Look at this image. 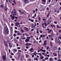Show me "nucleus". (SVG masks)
I'll use <instances>...</instances> for the list:
<instances>
[{
	"instance_id": "obj_1",
	"label": "nucleus",
	"mask_w": 61,
	"mask_h": 61,
	"mask_svg": "<svg viewBox=\"0 0 61 61\" xmlns=\"http://www.w3.org/2000/svg\"><path fill=\"white\" fill-rule=\"evenodd\" d=\"M4 31L5 33L7 34H8V28L7 27H5L4 28Z\"/></svg>"
},
{
	"instance_id": "obj_2",
	"label": "nucleus",
	"mask_w": 61,
	"mask_h": 61,
	"mask_svg": "<svg viewBox=\"0 0 61 61\" xmlns=\"http://www.w3.org/2000/svg\"><path fill=\"white\" fill-rule=\"evenodd\" d=\"M29 51L30 52L32 53V52H33L34 51V50L33 48H31L29 50Z\"/></svg>"
},
{
	"instance_id": "obj_3",
	"label": "nucleus",
	"mask_w": 61,
	"mask_h": 61,
	"mask_svg": "<svg viewBox=\"0 0 61 61\" xmlns=\"http://www.w3.org/2000/svg\"><path fill=\"white\" fill-rule=\"evenodd\" d=\"M12 51H14V53L15 54V52H14V51L15 52H17V49H13L12 50Z\"/></svg>"
},
{
	"instance_id": "obj_4",
	"label": "nucleus",
	"mask_w": 61,
	"mask_h": 61,
	"mask_svg": "<svg viewBox=\"0 0 61 61\" xmlns=\"http://www.w3.org/2000/svg\"><path fill=\"white\" fill-rule=\"evenodd\" d=\"M32 45V44L29 43H27L26 44V45L27 46H29V45L30 46Z\"/></svg>"
},
{
	"instance_id": "obj_5",
	"label": "nucleus",
	"mask_w": 61,
	"mask_h": 61,
	"mask_svg": "<svg viewBox=\"0 0 61 61\" xmlns=\"http://www.w3.org/2000/svg\"><path fill=\"white\" fill-rule=\"evenodd\" d=\"M4 44L6 46V47H7V42L5 41H4Z\"/></svg>"
},
{
	"instance_id": "obj_6",
	"label": "nucleus",
	"mask_w": 61,
	"mask_h": 61,
	"mask_svg": "<svg viewBox=\"0 0 61 61\" xmlns=\"http://www.w3.org/2000/svg\"><path fill=\"white\" fill-rule=\"evenodd\" d=\"M2 58L4 60H6V57H5V56H3Z\"/></svg>"
},
{
	"instance_id": "obj_7",
	"label": "nucleus",
	"mask_w": 61,
	"mask_h": 61,
	"mask_svg": "<svg viewBox=\"0 0 61 61\" xmlns=\"http://www.w3.org/2000/svg\"><path fill=\"white\" fill-rule=\"evenodd\" d=\"M28 20H29V21H30L31 22H34V20H32V19H28Z\"/></svg>"
},
{
	"instance_id": "obj_8",
	"label": "nucleus",
	"mask_w": 61,
	"mask_h": 61,
	"mask_svg": "<svg viewBox=\"0 0 61 61\" xmlns=\"http://www.w3.org/2000/svg\"><path fill=\"white\" fill-rule=\"evenodd\" d=\"M57 38H58V37H57L55 39V42H56V43L58 42V39Z\"/></svg>"
},
{
	"instance_id": "obj_9",
	"label": "nucleus",
	"mask_w": 61,
	"mask_h": 61,
	"mask_svg": "<svg viewBox=\"0 0 61 61\" xmlns=\"http://www.w3.org/2000/svg\"><path fill=\"white\" fill-rule=\"evenodd\" d=\"M24 1L25 3H28V0H24Z\"/></svg>"
},
{
	"instance_id": "obj_10",
	"label": "nucleus",
	"mask_w": 61,
	"mask_h": 61,
	"mask_svg": "<svg viewBox=\"0 0 61 61\" xmlns=\"http://www.w3.org/2000/svg\"><path fill=\"white\" fill-rule=\"evenodd\" d=\"M43 36L44 37H45V35H43V34H42V35H40V37H43Z\"/></svg>"
},
{
	"instance_id": "obj_11",
	"label": "nucleus",
	"mask_w": 61,
	"mask_h": 61,
	"mask_svg": "<svg viewBox=\"0 0 61 61\" xmlns=\"http://www.w3.org/2000/svg\"><path fill=\"white\" fill-rule=\"evenodd\" d=\"M24 29L26 31H28V30H29V29L27 28L26 27H24Z\"/></svg>"
},
{
	"instance_id": "obj_12",
	"label": "nucleus",
	"mask_w": 61,
	"mask_h": 61,
	"mask_svg": "<svg viewBox=\"0 0 61 61\" xmlns=\"http://www.w3.org/2000/svg\"><path fill=\"white\" fill-rule=\"evenodd\" d=\"M25 41L26 43H27V42H29V40L28 39H27L25 40Z\"/></svg>"
},
{
	"instance_id": "obj_13",
	"label": "nucleus",
	"mask_w": 61,
	"mask_h": 61,
	"mask_svg": "<svg viewBox=\"0 0 61 61\" xmlns=\"http://www.w3.org/2000/svg\"><path fill=\"white\" fill-rule=\"evenodd\" d=\"M47 22L48 24H50L51 23V21L48 20L47 21Z\"/></svg>"
},
{
	"instance_id": "obj_14",
	"label": "nucleus",
	"mask_w": 61,
	"mask_h": 61,
	"mask_svg": "<svg viewBox=\"0 0 61 61\" xmlns=\"http://www.w3.org/2000/svg\"><path fill=\"white\" fill-rule=\"evenodd\" d=\"M15 18V16L14 15H13L12 17L11 18V19H12V20H14V19Z\"/></svg>"
},
{
	"instance_id": "obj_15",
	"label": "nucleus",
	"mask_w": 61,
	"mask_h": 61,
	"mask_svg": "<svg viewBox=\"0 0 61 61\" xmlns=\"http://www.w3.org/2000/svg\"><path fill=\"white\" fill-rule=\"evenodd\" d=\"M46 41H44V43H43V45H47V44H46Z\"/></svg>"
},
{
	"instance_id": "obj_16",
	"label": "nucleus",
	"mask_w": 61,
	"mask_h": 61,
	"mask_svg": "<svg viewBox=\"0 0 61 61\" xmlns=\"http://www.w3.org/2000/svg\"><path fill=\"white\" fill-rule=\"evenodd\" d=\"M52 30H49V31H48V34H50V33H51V32H52Z\"/></svg>"
},
{
	"instance_id": "obj_17",
	"label": "nucleus",
	"mask_w": 61,
	"mask_h": 61,
	"mask_svg": "<svg viewBox=\"0 0 61 61\" xmlns=\"http://www.w3.org/2000/svg\"><path fill=\"white\" fill-rule=\"evenodd\" d=\"M57 49V48L56 47H54L53 48V50H56Z\"/></svg>"
},
{
	"instance_id": "obj_18",
	"label": "nucleus",
	"mask_w": 61,
	"mask_h": 61,
	"mask_svg": "<svg viewBox=\"0 0 61 61\" xmlns=\"http://www.w3.org/2000/svg\"><path fill=\"white\" fill-rule=\"evenodd\" d=\"M31 26L32 27V28H33L34 27H35V25H34V24H33L32 23L31 24Z\"/></svg>"
},
{
	"instance_id": "obj_19",
	"label": "nucleus",
	"mask_w": 61,
	"mask_h": 61,
	"mask_svg": "<svg viewBox=\"0 0 61 61\" xmlns=\"http://www.w3.org/2000/svg\"><path fill=\"white\" fill-rule=\"evenodd\" d=\"M53 55L54 56H57V54L56 53H53Z\"/></svg>"
},
{
	"instance_id": "obj_20",
	"label": "nucleus",
	"mask_w": 61,
	"mask_h": 61,
	"mask_svg": "<svg viewBox=\"0 0 61 61\" xmlns=\"http://www.w3.org/2000/svg\"><path fill=\"white\" fill-rule=\"evenodd\" d=\"M25 36H29V35H28V34H27L26 33H25Z\"/></svg>"
},
{
	"instance_id": "obj_21",
	"label": "nucleus",
	"mask_w": 61,
	"mask_h": 61,
	"mask_svg": "<svg viewBox=\"0 0 61 61\" xmlns=\"http://www.w3.org/2000/svg\"><path fill=\"white\" fill-rule=\"evenodd\" d=\"M8 1L10 3H12V0H8Z\"/></svg>"
},
{
	"instance_id": "obj_22",
	"label": "nucleus",
	"mask_w": 61,
	"mask_h": 61,
	"mask_svg": "<svg viewBox=\"0 0 61 61\" xmlns=\"http://www.w3.org/2000/svg\"><path fill=\"white\" fill-rule=\"evenodd\" d=\"M49 60L51 61H52V60H53V58H50L49 59Z\"/></svg>"
},
{
	"instance_id": "obj_23",
	"label": "nucleus",
	"mask_w": 61,
	"mask_h": 61,
	"mask_svg": "<svg viewBox=\"0 0 61 61\" xmlns=\"http://www.w3.org/2000/svg\"><path fill=\"white\" fill-rule=\"evenodd\" d=\"M17 34H18V35H19L20 36L21 35V34L20 33H19V31L17 32Z\"/></svg>"
},
{
	"instance_id": "obj_24",
	"label": "nucleus",
	"mask_w": 61,
	"mask_h": 61,
	"mask_svg": "<svg viewBox=\"0 0 61 61\" xmlns=\"http://www.w3.org/2000/svg\"><path fill=\"white\" fill-rule=\"evenodd\" d=\"M14 12H13V11H12L11 12V14H13L14 15H15V14H14Z\"/></svg>"
},
{
	"instance_id": "obj_25",
	"label": "nucleus",
	"mask_w": 61,
	"mask_h": 61,
	"mask_svg": "<svg viewBox=\"0 0 61 61\" xmlns=\"http://www.w3.org/2000/svg\"><path fill=\"white\" fill-rule=\"evenodd\" d=\"M51 26L52 27H56V26H55L54 25H51Z\"/></svg>"
},
{
	"instance_id": "obj_26",
	"label": "nucleus",
	"mask_w": 61,
	"mask_h": 61,
	"mask_svg": "<svg viewBox=\"0 0 61 61\" xmlns=\"http://www.w3.org/2000/svg\"><path fill=\"white\" fill-rule=\"evenodd\" d=\"M37 54V53L36 52V51H35V52L34 53V55H36Z\"/></svg>"
},
{
	"instance_id": "obj_27",
	"label": "nucleus",
	"mask_w": 61,
	"mask_h": 61,
	"mask_svg": "<svg viewBox=\"0 0 61 61\" xmlns=\"http://www.w3.org/2000/svg\"><path fill=\"white\" fill-rule=\"evenodd\" d=\"M45 59L46 60H48V57H46Z\"/></svg>"
},
{
	"instance_id": "obj_28",
	"label": "nucleus",
	"mask_w": 61,
	"mask_h": 61,
	"mask_svg": "<svg viewBox=\"0 0 61 61\" xmlns=\"http://www.w3.org/2000/svg\"><path fill=\"white\" fill-rule=\"evenodd\" d=\"M39 55H40V56H42V54L41 53H39Z\"/></svg>"
},
{
	"instance_id": "obj_29",
	"label": "nucleus",
	"mask_w": 61,
	"mask_h": 61,
	"mask_svg": "<svg viewBox=\"0 0 61 61\" xmlns=\"http://www.w3.org/2000/svg\"><path fill=\"white\" fill-rule=\"evenodd\" d=\"M50 45L51 47L52 46V43L51 42V41L50 42Z\"/></svg>"
},
{
	"instance_id": "obj_30",
	"label": "nucleus",
	"mask_w": 61,
	"mask_h": 61,
	"mask_svg": "<svg viewBox=\"0 0 61 61\" xmlns=\"http://www.w3.org/2000/svg\"><path fill=\"white\" fill-rule=\"evenodd\" d=\"M57 28H59L60 27L58 25H57Z\"/></svg>"
},
{
	"instance_id": "obj_31",
	"label": "nucleus",
	"mask_w": 61,
	"mask_h": 61,
	"mask_svg": "<svg viewBox=\"0 0 61 61\" xmlns=\"http://www.w3.org/2000/svg\"><path fill=\"white\" fill-rule=\"evenodd\" d=\"M58 43L59 44H60V43H61V42H60V40H59V41H58Z\"/></svg>"
},
{
	"instance_id": "obj_32",
	"label": "nucleus",
	"mask_w": 61,
	"mask_h": 61,
	"mask_svg": "<svg viewBox=\"0 0 61 61\" xmlns=\"http://www.w3.org/2000/svg\"><path fill=\"white\" fill-rule=\"evenodd\" d=\"M41 59H43L44 58V57L43 56H41Z\"/></svg>"
},
{
	"instance_id": "obj_33",
	"label": "nucleus",
	"mask_w": 61,
	"mask_h": 61,
	"mask_svg": "<svg viewBox=\"0 0 61 61\" xmlns=\"http://www.w3.org/2000/svg\"><path fill=\"white\" fill-rule=\"evenodd\" d=\"M40 33H41V34H42V33H43V31L41 30H40Z\"/></svg>"
},
{
	"instance_id": "obj_34",
	"label": "nucleus",
	"mask_w": 61,
	"mask_h": 61,
	"mask_svg": "<svg viewBox=\"0 0 61 61\" xmlns=\"http://www.w3.org/2000/svg\"><path fill=\"white\" fill-rule=\"evenodd\" d=\"M5 11H7V8L5 7Z\"/></svg>"
},
{
	"instance_id": "obj_35",
	"label": "nucleus",
	"mask_w": 61,
	"mask_h": 61,
	"mask_svg": "<svg viewBox=\"0 0 61 61\" xmlns=\"http://www.w3.org/2000/svg\"><path fill=\"white\" fill-rule=\"evenodd\" d=\"M21 31L22 33H23L24 32V30H23L22 29L21 30Z\"/></svg>"
},
{
	"instance_id": "obj_36",
	"label": "nucleus",
	"mask_w": 61,
	"mask_h": 61,
	"mask_svg": "<svg viewBox=\"0 0 61 61\" xmlns=\"http://www.w3.org/2000/svg\"><path fill=\"white\" fill-rule=\"evenodd\" d=\"M49 46L47 47L46 49L47 50H48V49H49Z\"/></svg>"
},
{
	"instance_id": "obj_37",
	"label": "nucleus",
	"mask_w": 61,
	"mask_h": 61,
	"mask_svg": "<svg viewBox=\"0 0 61 61\" xmlns=\"http://www.w3.org/2000/svg\"><path fill=\"white\" fill-rule=\"evenodd\" d=\"M10 30H13V27H10Z\"/></svg>"
},
{
	"instance_id": "obj_38",
	"label": "nucleus",
	"mask_w": 61,
	"mask_h": 61,
	"mask_svg": "<svg viewBox=\"0 0 61 61\" xmlns=\"http://www.w3.org/2000/svg\"><path fill=\"white\" fill-rule=\"evenodd\" d=\"M54 24H57V22H56V21H55L54 22Z\"/></svg>"
},
{
	"instance_id": "obj_39",
	"label": "nucleus",
	"mask_w": 61,
	"mask_h": 61,
	"mask_svg": "<svg viewBox=\"0 0 61 61\" xmlns=\"http://www.w3.org/2000/svg\"><path fill=\"white\" fill-rule=\"evenodd\" d=\"M42 20L43 21H46V20L45 19H44V18H42Z\"/></svg>"
},
{
	"instance_id": "obj_40",
	"label": "nucleus",
	"mask_w": 61,
	"mask_h": 61,
	"mask_svg": "<svg viewBox=\"0 0 61 61\" xmlns=\"http://www.w3.org/2000/svg\"><path fill=\"white\" fill-rule=\"evenodd\" d=\"M21 14H24V12H20Z\"/></svg>"
},
{
	"instance_id": "obj_41",
	"label": "nucleus",
	"mask_w": 61,
	"mask_h": 61,
	"mask_svg": "<svg viewBox=\"0 0 61 61\" xmlns=\"http://www.w3.org/2000/svg\"><path fill=\"white\" fill-rule=\"evenodd\" d=\"M51 35L52 36H54V34L53 33L51 34Z\"/></svg>"
},
{
	"instance_id": "obj_42",
	"label": "nucleus",
	"mask_w": 61,
	"mask_h": 61,
	"mask_svg": "<svg viewBox=\"0 0 61 61\" xmlns=\"http://www.w3.org/2000/svg\"><path fill=\"white\" fill-rule=\"evenodd\" d=\"M36 61H38V59L36 57Z\"/></svg>"
},
{
	"instance_id": "obj_43",
	"label": "nucleus",
	"mask_w": 61,
	"mask_h": 61,
	"mask_svg": "<svg viewBox=\"0 0 61 61\" xmlns=\"http://www.w3.org/2000/svg\"><path fill=\"white\" fill-rule=\"evenodd\" d=\"M17 49H18L19 50V49H20V48H21L20 47H18L17 48Z\"/></svg>"
},
{
	"instance_id": "obj_44",
	"label": "nucleus",
	"mask_w": 61,
	"mask_h": 61,
	"mask_svg": "<svg viewBox=\"0 0 61 61\" xmlns=\"http://www.w3.org/2000/svg\"><path fill=\"white\" fill-rule=\"evenodd\" d=\"M16 24H17V25H20V23L17 22H16Z\"/></svg>"
},
{
	"instance_id": "obj_45",
	"label": "nucleus",
	"mask_w": 61,
	"mask_h": 61,
	"mask_svg": "<svg viewBox=\"0 0 61 61\" xmlns=\"http://www.w3.org/2000/svg\"><path fill=\"white\" fill-rule=\"evenodd\" d=\"M38 11V9H37V8L36 9L35 11H36V12H37Z\"/></svg>"
},
{
	"instance_id": "obj_46",
	"label": "nucleus",
	"mask_w": 61,
	"mask_h": 61,
	"mask_svg": "<svg viewBox=\"0 0 61 61\" xmlns=\"http://www.w3.org/2000/svg\"><path fill=\"white\" fill-rule=\"evenodd\" d=\"M16 34H14L13 35V36H14V37H15V36H16Z\"/></svg>"
},
{
	"instance_id": "obj_47",
	"label": "nucleus",
	"mask_w": 61,
	"mask_h": 61,
	"mask_svg": "<svg viewBox=\"0 0 61 61\" xmlns=\"http://www.w3.org/2000/svg\"><path fill=\"white\" fill-rule=\"evenodd\" d=\"M46 10H48V11H49V8H48V7H47L46 8Z\"/></svg>"
},
{
	"instance_id": "obj_48",
	"label": "nucleus",
	"mask_w": 61,
	"mask_h": 61,
	"mask_svg": "<svg viewBox=\"0 0 61 61\" xmlns=\"http://www.w3.org/2000/svg\"><path fill=\"white\" fill-rule=\"evenodd\" d=\"M58 50H61V48H60V47H59L58 48Z\"/></svg>"
},
{
	"instance_id": "obj_49",
	"label": "nucleus",
	"mask_w": 61,
	"mask_h": 61,
	"mask_svg": "<svg viewBox=\"0 0 61 61\" xmlns=\"http://www.w3.org/2000/svg\"><path fill=\"white\" fill-rule=\"evenodd\" d=\"M18 52H22V51L21 50H18Z\"/></svg>"
},
{
	"instance_id": "obj_50",
	"label": "nucleus",
	"mask_w": 61,
	"mask_h": 61,
	"mask_svg": "<svg viewBox=\"0 0 61 61\" xmlns=\"http://www.w3.org/2000/svg\"><path fill=\"white\" fill-rule=\"evenodd\" d=\"M54 59L55 60H57V58L56 57H54Z\"/></svg>"
},
{
	"instance_id": "obj_51",
	"label": "nucleus",
	"mask_w": 61,
	"mask_h": 61,
	"mask_svg": "<svg viewBox=\"0 0 61 61\" xmlns=\"http://www.w3.org/2000/svg\"><path fill=\"white\" fill-rule=\"evenodd\" d=\"M48 36H49V37H51V35H49Z\"/></svg>"
},
{
	"instance_id": "obj_52",
	"label": "nucleus",
	"mask_w": 61,
	"mask_h": 61,
	"mask_svg": "<svg viewBox=\"0 0 61 61\" xmlns=\"http://www.w3.org/2000/svg\"><path fill=\"white\" fill-rule=\"evenodd\" d=\"M13 2L15 4H16V3H15V0H13Z\"/></svg>"
},
{
	"instance_id": "obj_53",
	"label": "nucleus",
	"mask_w": 61,
	"mask_h": 61,
	"mask_svg": "<svg viewBox=\"0 0 61 61\" xmlns=\"http://www.w3.org/2000/svg\"><path fill=\"white\" fill-rule=\"evenodd\" d=\"M36 33L37 34H38V33H39V31H38V30H37L36 32Z\"/></svg>"
},
{
	"instance_id": "obj_54",
	"label": "nucleus",
	"mask_w": 61,
	"mask_h": 61,
	"mask_svg": "<svg viewBox=\"0 0 61 61\" xmlns=\"http://www.w3.org/2000/svg\"><path fill=\"white\" fill-rule=\"evenodd\" d=\"M34 30V29H32L31 30V31H33Z\"/></svg>"
},
{
	"instance_id": "obj_55",
	"label": "nucleus",
	"mask_w": 61,
	"mask_h": 61,
	"mask_svg": "<svg viewBox=\"0 0 61 61\" xmlns=\"http://www.w3.org/2000/svg\"><path fill=\"white\" fill-rule=\"evenodd\" d=\"M40 50L41 51H42V52H43V50L42 49H40Z\"/></svg>"
},
{
	"instance_id": "obj_56",
	"label": "nucleus",
	"mask_w": 61,
	"mask_h": 61,
	"mask_svg": "<svg viewBox=\"0 0 61 61\" xmlns=\"http://www.w3.org/2000/svg\"><path fill=\"white\" fill-rule=\"evenodd\" d=\"M0 7H3V5H1Z\"/></svg>"
},
{
	"instance_id": "obj_57",
	"label": "nucleus",
	"mask_w": 61,
	"mask_h": 61,
	"mask_svg": "<svg viewBox=\"0 0 61 61\" xmlns=\"http://www.w3.org/2000/svg\"><path fill=\"white\" fill-rule=\"evenodd\" d=\"M38 18H39V19L40 20H40L41 19V18H40V17H38Z\"/></svg>"
},
{
	"instance_id": "obj_58",
	"label": "nucleus",
	"mask_w": 61,
	"mask_h": 61,
	"mask_svg": "<svg viewBox=\"0 0 61 61\" xmlns=\"http://www.w3.org/2000/svg\"><path fill=\"white\" fill-rule=\"evenodd\" d=\"M11 55H12V56H13L14 55V54L13 53H11Z\"/></svg>"
},
{
	"instance_id": "obj_59",
	"label": "nucleus",
	"mask_w": 61,
	"mask_h": 61,
	"mask_svg": "<svg viewBox=\"0 0 61 61\" xmlns=\"http://www.w3.org/2000/svg\"><path fill=\"white\" fill-rule=\"evenodd\" d=\"M46 51L45 50H43V52H45Z\"/></svg>"
},
{
	"instance_id": "obj_60",
	"label": "nucleus",
	"mask_w": 61,
	"mask_h": 61,
	"mask_svg": "<svg viewBox=\"0 0 61 61\" xmlns=\"http://www.w3.org/2000/svg\"><path fill=\"white\" fill-rule=\"evenodd\" d=\"M12 61H15V59L14 58H12Z\"/></svg>"
},
{
	"instance_id": "obj_61",
	"label": "nucleus",
	"mask_w": 61,
	"mask_h": 61,
	"mask_svg": "<svg viewBox=\"0 0 61 61\" xmlns=\"http://www.w3.org/2000/svg\"><path fill=\"white\" fill-rule=\"evenodd\" d=\"M58 38H59V39H60L61 40V37H58Z\"/></svg>"
},
{
	"instance_id": "obj_62",
	"label": "nucleus",
	"mask_w": 61,
	"mask_h": 61,
	"mask_svg": "<svg viewBox=\"0 0 61 61\" xmlns=\"http://www.w3.org/2000/svg\"><path fill=\"white\" fill-rule=\"evenodd\" d=\"M49 6V7H51V6H52L51 5H50Z\"/></svg>"
},
{
	"instance_id": "obj_63",
	"label": "nucleus",
	"mask_w": 61,
	"mask_h": 61,
	"mask_svg": "<svg viewBox=\"0 0 61 61\" xmlns=\"http://www.w3.org/2000/svg\"><path fill=\"white\" fill-rule=\"evenodd\" d=\"M57 61H61V60L60 59H59L58 60H57Z\"/></svg>"
},
{
	"instance_id": "obj_64",
	"label": "nucleus",
	"mask_w": 61,
	"mask_h": 61,
	"mask_svg": "<svg viewBox=\"0 0 61 61\" xmlns=\"http://www.w3.org/2000/svg\"><path fill=\"white\" fill-rule=\"evenodd\" d=\"M59 33H61V30H60L59 31Z\"/></svg>"
}]
</instances>
